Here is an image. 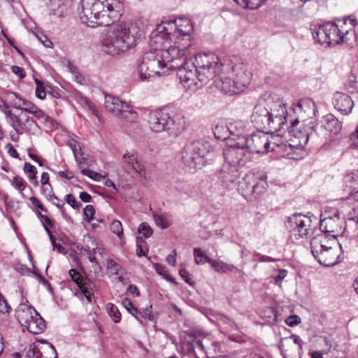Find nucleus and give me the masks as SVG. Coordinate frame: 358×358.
<instances>
[{
	"label": "nucleus",
	"instance_id": "obj_64",
	"mask_svg": "<svg viewBox=\"0 0 358 358\" xmlns=\"http://www.w3.org/2000/svg\"><path fill=\"white\" fill-rule=\"evenodd\" d=\"M8 153L14 158H18L19 157L17 152L11 145H8Z\"/></svg>",
	"mask_w": 358,
	"mask_h": 358
},
{
	"label": "nucleus",
	"instance_id": "obj_56",
	"mask_svg": "<svg viewBox=\"0 0 358 358\" xmlns=\"http://www.w3.org/2000/svg\"><path fill=\"white\" fill-rule=\"evenodd\" d=\"M51 239L52 244L53 245V250H56L58 252L62 254H65V248L61 245L59 243H56L55 241L52 240V236H50Z\"/></svg>",
	"mask_w": 358,
	"mask_h": 358
},
{
	"label": "nucleus",
	"instance_id": "obj_47",
	"mask_svg": "<svg viewBox=\"0 0 358 358\" xmlns=\"http://www.w3.org/2000/svg\"><path fill=\"white\" fill-rule=\"evenodd\" d=\"M179 274L181 278L189 285H193L194 282L190 278L189 273L185 269L182 268L179 271Z\"/></svg>",
	"mask_w": 358,
	"mask_h": 358
},
{
	"label": "nucleus",
	"instance_id": "obj_13",
	"mask_svg": "<svg viewBox=\"0 0 358 358\" xmlns=\"http://www.w3.org/2000/svg\"><path fill=\"white\" fill-rule=\"evenodd\" d=\"M123 158L124 162L138 173L141 182L145 186H149L152 181L153 164L143 162L136 152H127L124 154Z\"/></svg>",
	"mask_w": 358,
	"mask_h": 358
},
{
	"label": "nucleus",
	"instance_id": "obj_23",
	"mask_svg": "<svg viewBox=\"0 0 358 358\" xmlns=\"http://www.w3.org/2000/svg\"><path fill=\"white\" fill-rule=\"evenodd\" d=\"M228 126L232 143L239 141L241 138L247 137L244 136L245 124L243 122L236 121L230 122Z\"/></svg>",
	"mask_w": 358,
	"mask_h": 358
},
{
	"label": "nucleus",
	"instance_id": "obj_48",
	"mask_svg": "<svg viewBox=\"0 0 358 358\" xmlns=\"http://www.w3.org/2000/svg\"><path fill=\"white\" fill-rule=\"evenodd\" d=\"M101 180H103L104 182L105 185L109 188V192L110 194L117 193V188L111 180L106 178L105 176H103V178H102Z\"/></svg>",
	"mask_w": 358,
	"mask_h": 358
},
{
	"label": "nucleus",
	"instance_id": "obj_59",
	"mask_svg": "<svg viewBox=\"0 0 358 358\" xmlns=\"http://www.w3.org/2000/svg\"><path fill=\"white\" fill-rule=\"evenodd\" d=\"M291 338H293V341H294V343L295 345H297V349L298 350H301L302 349V340L301 339V338L299 336H296V335H292L291 337Z\"/></svg>",
	"mask_w": 358,
	"mask_h": 358
},
{
	"label": "nucleus",
	"instance_id": "obj_31",
	"mask_svg": "<svg viewBox=\"0 0 358 358\" xmlns=\"http://www.w3.org/2000/svg\"><path fill=\"white\" fill-rule=\"evenodd\" d=\"M243 8L255 10L259 8L266 0H234Z\"/></svg>",
	"mask_w": 358,
	"mask_h": 358
},
{
	"label": "nucleus",
	"instance_id": "obj_7",
	"mask_svg": "<svg viewBox=\"0 0 358 358\" xmlns=\"http://www.w3.org/2000/svg\"><path fill=\"white\" fill-rule=\"evenodd\" d=\"M148 125L152 131H166L172 137L178 136L185 129V121L182 115L169 113L165 110L151 111Z\"/></svg>",
	"mask_w": 358,
	"mask_h": 358
},
{
	"label": "nucleus",
	"instance_id": "obj_36",
	"mask_svg": "<svg viewBox=\"0 0 358 358\" xmlns=\"http://www.w3.org/2000/svg\"><path fill=\"white\" fill-rule=\"evenodd\" d=\"M10 182L12 185L15 187V189H16L21 193H22V192L25 190L27 188L29 189V187H27V182L21 177H13V179H10Z\"/></svg>",
	"mask_w": 358,
	"mask_h": 358
},
{
	"label": "nucleus",
	"instance_id": "obj_3",
	"mask_svg": "<svg viewBox=\"0 0 358 358\" xmlns=\"http://www.w3.org/2000/svg\"><path fill=\"white\" fill-rule=\"evenodd\" d=\"M193 24L188 17H180L173 20L162 22L151 33L152 41L156 44L165 43L187 61L196 54L191 34Z\"/></svg>",
	"mask_w": 358,
	"mask_h": 358
},
{
	"label": "nucleus",
	"instance_id": "obj_61",
	"mask_svg": "<svg viewBox=\"0 0 358 358\" xmlns=\"http://www.w3.org/2000/svg\"><path fill=\"white\" fill-rule=\"evenodd\" d=\"M176 188L178 191H182V192H185V193H187L186 190L187 189V185L182 181L178 180L177 182V185H176Z\"/></svg>",
	"mask_w": 358,
	"mask_h": 358
},
{
	"label": "nucleus",
	"instance_id": "obj_52",
	"mask_svg": "<svg viewBox=\"0 0 358 358\" xmlns=\"http://www.w3.org/2000/svg\"><path fill=\"white\" fill-rule=\"evenodd\" d=\"M11 71L14 74L17 75L20 78H23L25 76V73H24V69L18 66H12Z\"/></svg>",
	"mask_w": 358,
	"mask_h": 358
},
{
	"label": "nucleus",
	"instance_id": "obj_19",
	"mask_svg": "<svg viewBox=\"0 0 358 358\" xmlns=\"http://www.w3.org/2000/svg\"><path fill=\"white\" fill-rule=\"evenodd\" d=\"M314 257L319 264L325 266H332L339 262L340 255L336 245H334V246L329 247L324 252L315 255Z\"/></svg>",
	"mask_w": 358,
	"mask_h": 358
},
{
	"label": "nucleus",
	"instance_id": "obj_2",
	"mask_svg": "<svg viewBox=\"0 0 358 358\" xmlns=\"http://www.w3.org/2000/svg\"><path fill=\"white\" fill-rule=\"evenodd\" d=\"M122 5L119 0H82L79 17L81 22L90 27L112 25L102 36L101 50L117 56L136 45L141 36L138 27L126 23L114 24L122 15Z\"/></svg>",
	"mask_w": 358,
	"mask_h": 358
},
{
	"label": "nucleus",
	"instance_id": "obj_29",
	"mask_svg": "<svg viewBox=\"0 0 358 358\" xmlns=\"http://www.w3.org/2000/svg\"><path fill=\"white\" fill-rule=\"evenodd\" d=\"M210 265L215 272L220 273H227L234 269L237 270V268L234 264H227L222 261L213 259Z\"/></svg>",
	"mask_w": 358,
	"mask_h": 358
},
{
	"label": "nucleus",
	"instance_id": "obj_43",
	"mask_svg": "<svg viewBox=\"0 0 358 358\" xmlns=\"http://www.w3.org/2000/svg\"><path fill=\"white\" fill-rule=\"evenodd\" d=\"M37 215L41 220V222H42L46 232L49 234L50 236H52L50 229V228L52 227V223L50 218L47 215H42L40 212L37 213Z\"/></svg>",
	"mask_w": 358,
	"mask_h": 358
},
{
	"label": "nucleus",
	"instance_id": "obj_33",
	"mask_svg": "<svg viewBox=\"0 0 358 358\" xmlns=\"http://www.w3.org/2000/svg\"><path fill=\"white\" fill-rule=\"evenodd\" d=\"M153 217L157 226L162 229H166L170 225L169 215L166 213H155Z\"/></svg>",
	"mask_w": 358,
	"mask_h": 358
},
{
	"label": "nucleus",
	"instance_id": "obj_54",
	"mask_svg": "<svg viewBox=\"0 0 358 358\" xmlns=\"http://www.w3.org/2000/svg\"><path fill=\"white\" fill-rule=\"evenodd\" d=\"M350 141L353 147L358 148V125L355 131L350 135Z\"/></svg>",
	"mask_w": 358,
	"mask_h": 358
},
{
	"label": "nucleus",
	"instance_id": "obj_27",
	"mask_svg": "<svg viewBox=\"0 0 358 358\" xmlns=\"http://www.w3.org/2000/svg\"><path fill=\"white\" fill-rule=\"evenodd\" d=\"M5 115L8 119V123L16 133L17 134H22L23 133L24 127L20 118L17 115L13 114L10 110L6 111Z\"/></svg>",
	"mask_w": 358,
	"mask_h": 358
},
{
	"label": "nucleus",
	"instance_id": "obj_28",
	"mask_svg": "<svg viewBox=\"0 0 358 358\" xmlns=\"http://www.w3.org/2000/svg\"><path fill=\"white\" fill-rule=\"evenodd\" d=\"M42 341H36L31 343L27 350L24 358H43Z\"/></svg>",
	"mask_w": 358,
	"mask_h": 358
},
{
	"label": "nucleus",
	"instance_id": "obj_57",
	"mask_svg": "<svg viewBox=\"0 0 358 358\" xmlns=\"http://www.w3.org/2000/svg\"><path fill=\"white\" fill-rule=\"evenodd\" d=\"M58 175L62 177V178H66V179H68V180H70L71 178H73V173L72 171H70L69 170H66V171H59L58 173Z\"/></svg>",
	"mask_w": 358,
	"mask_h": 358
},
{
	"label": "nucleus",
	"instance_id": "obj_26",
	"mask_svg": "<svg viewBox=\"0 0 358 358\" xmlns=\"http://www.w3.org/2000/svg\"><path fill=\"white\" fill-rule=\"evenodd\" d=\"M69 273L72 280L78 286V287L83 292L86 298L89 301H90V297L91 296V293L90 291L87 290V287H86V285L84 282L83 278L81 276L80 273L76 269L73 268L71 269Z\"/></svg>",
	"mask_w": 358,
	"mask_h": 358
},
{
	"label": "nucleus",
	"instance_id": "obj_18",
	"mask_svg": "<svg viewBox=\"0 0 358 358\" xmlns=\"http://www.w3.org/2000/svg\"><path fill=\"white\" fill-rule=\"evenodd\" d=\"M334 245H336V240L328 237L326 234L320 233L315 235L310 241L311 252L315 256Z\"/></svg>",
	"mask_w": 358,
	"mask_h": 358
},
{
	"label": "nucleus",
	"instance_id": "obj_35",
	"mask_svg": "<svg viewBox=\"0 0 358 358\" xmlns=\"http://www.w3.org/2000/svg\"><path fill=\"white\" fill-rule=\"evenodd\" d=\"M110 230L112 233L116 234L120 240L122 239L124 236L123 228L120 220H113L110 223Z\"/></svg>",
	"mask_w": 358,
	"mask_h": 358
},
{
	"label": "nucleus",
	"instance_id": "obj_25",
	"mask_svg": "<svg viewBox=\"0 0 358 358\" xmlns=\"http://www.w3.org/2000/svg\"><path fill=\"white\" fill-rule=\"evenodd\" d=\"M213 134L215 137L218 140H228L227 146L228 145L232 144L228 124H226L223 122L219 123L214 128Z\"/></svg>",
	"mask_w": 358,
	"mask_h": 358
},
{
	"label": "nucleus",
	"instance_id": "obj_11",
	"mask_svg": "<svg viewBox=\"0 0 358 358\" xmlns=\"http://www.w3.org/2000/svg\"><path fill=\"white\" fill-rule=\"evenodd\" d=\"M104 108L111 115L126 122H135L139 117V108L111 94L105 96Z\"/></svg>",
	"mask_w": 358,
	"mask_h": 358
},
{
	"label": "nucleus",
	"instance_id": "obj_10",
	"mask_svg": "<svg viewBox=\"0 0 358 358\" xmlns=\"http://www.w3.org/2000/svg\"><path fill=\"white\" fill-rule=\"evenodd\" d=\"M214 152V148L208 141H194L187 143L182 151L183 164L190 169H201L206 158Z\"/></svg>",
	"mask_w": 358,
	"mask_h": 358
},
{
	"label": "nucleus",
	"instance_id": "obj_34",
	"mask_svg": "<svg viewBox=\"0 0 358 358\" xmlns=\"http://www.w3.org/2000/svg\"><path fill=\"white\" fill-rule=\"evenodd\" d=\"M122 305L124 307L128 310L129 313H131L135 318L139 321L141 324H143L142 320L140 318V315L141 313L136 308H135L132 303L127 299H125L122 301Z\"/></svg>",
	"mask_w": 358,
	"mask_h": 358
},
{
	"label": "nucleus",
	"instance_id": "obj_5",
	"mask_svg": "<svg viewBox=\"0 0 358 358\" xmlns=\"http://www.w3.org/2000/svg\"><path fill=\"white\" fill-rule=\"evenodd\" d=\"M355 22L350 17L339 22L341 24L327 22L313 29L312 35L315 42L325 47L342 43H351L355 40Z\"/></svg>",
	"mask_w": 358,
	"mask_h": 358
},
{
	"label": "nucleus",
	"instance_id": "obj_44",
	"mask_svg": "<svg viewBox=\"0 0 358 358\" xmlns=\"http://www.w3.org/2000/svg\"><path fill=\"white\" fill-rule=\"evenodd\" d=\"M138 232L145 238H149L152 234V229L146 222H143L139 225Z\"/></svg>",
	"mask_w": 358,
	"mask_h": 358
},
{
	"label": "nucleus",
	"instance_id": "obj_15",
	"mask_svg": "<svg viewBox=\"0 0 358 358\" xmlns=\"http://www.w3.org/2000/svg\"><path fill=\"white\" fill-rule=\"evenodd\" d=\"M243 180L246 183L248 180L252 182L251 187L253 193L257 194L264 193L268 187L266 173L263 170L254 169L247 174Z\"/></svg>",
	"mask_w": 358,
	"mask_h": 358
},
{
	"label": "nucleus",
	"instance_id": "obj_6",
	"mask_svg": "<svg viewBox=\"0 0 358 358\" xmlns=\"http://www.w3.org/2000/svg\"><path fill=\"white\" fill-rule=\"evenodd\" d=\"M273 137H269L266 133L258 131L239 141L229 145L246 164L252 161L255 154H266L275 151L279 147Z\"/></svg>",
	"mask_w": 358,
	"mask_h": 358
},
{
	"label": "nucleus",
	"instance_id": "obj_55",
	"mask_svg": "<svg viewBox=\"0 0 358 358\" xmlns=\"http://www.w3.org/2000/svg\"><path fill=\"white\" fill-rule=\"evenodd\" d=\"M10 307L7 304L3 296L0 294V312L8 313Z\"/></svg>",
	"mask_w": 358,
	"mask_h": 358
},
{
	"label": "nucleus",
	"instance_id": "obj_24",
	"mask_svg": "<svg viewBox=\"0 0 358 358\" xmlns=\"http://www.w3.org/2000/svg\"><path fill=\"white\" fill-rule=\"evenodd\" d=\"M45 327V320L37 312L36 316L34 315L33 320H31L25 328L31 334H38L42 333Z\"/></svg>",
	"mask_w": 358,
	"mask_h": 358
},
{
	"label": "nucleus",
	"instance_id": "obj_53",
	"mask_svg": "<svg viewBox=\"0 0 358 358\" xmlns=\"http://www.w3.org/2000/svg\"><path fill=\"white\" fill-rule=\"evenodd\" d=\"M176 250H173L170 255H169L166 259V262L171 265L175 266L176 264Z\"/></svg>",
	"mask_w": 358,
	"mask_h": 358
},
{
	"label": "nucleus",
	"instance_id": "obj_62",
	"mask_svg": "<svg viewBox=\"0 0 358 358\" xmlns=\"http://www.w3.org/2000/svg\"><path fill=\"white\" fill-rule=\"evenodd\" d=\"M143 317L144 318H148L149 320L152 321L154 320V315L152 313V312L148 310L145 309L141 315H140V317Z\"/></svg>",
	"mask_w": 358,
	"mask_h": 358
},
{
	"label": "nucleus",
	"instance_id": "obj_38",
	"mask_svg": "<svg viewBox=\"0 0 358 358\" xmlns=\"http://www.w3.org/2000/svg\"><path fill=\"white\" fill-rule=\"evenodd\" d=\"M22 105L23 107H21L20 104L17 105V103H15V108L24 110L31 114L38 108L32 102L27 100H22Z\"/></svg>",
	"mask_w": 358,
	"mask_h": 358
},
{
	"label": "nucleus",
	"instance_id": "obj_17",
	"mask_svg": "<svg viewBox=\"0 0 358 358\" xmlns=\"http://www.w3.org/2000/svg\"><path fill=\"white\" fill-rule=\"evenodd\" d=\"M28 300L22 298L21 303L16 309L15 315L19 323L26 327L31 320L34 315L36 316L37 311L31 306L27 305Z\"/></svg>",
	"mask_w": 358,
	"mask_h": 358
},
{
	"label": "nucleus",
	"instance_id": "obj_60",
	"mask_svg": "<svg viewBox=\"0 0 358 358\" xmlns=\"http://www.w3.org/2000/svg\"><path fill=\"white\" fill-rule=\"evenodd\" d=\"M15 268L17 271H18L20 273H21L22 275H24L28 272L27 267L22 264H15Z\"/></svg>",
	"mask_w": 358,
	"mask_h": 358
},
{
	"label": "nucleus",
	"instance_id": "obj_30",
	"mask_svg": "<svg viewBox=\"0 0 358 358\" xmlns=\"http://www.w3.org/2000/svg\"><path fill=\"white\" fill-rule=\"evenodd\" d=\"M194 258L195 263L198 265L204 264L206 262L210 264L213 261V259L209 258L206 252L200 248H195L194 249Z\"/></svg>",
	"mask_w": 358,
	"mask_h": 358
},
{
	"label": "nucleus",
	"instance_id": "obj_46",
	"mask_svg": "<svg viewBox=\"0 0 358 358\" xmlns=\"http://www.w3.org/2000/svg\"><path fill=\"white\" fill-rule=\"evenodd\" d=\"M95 213V209L93 206L87 205L83 209V214L87 222H90L93 220Z\"/></svg>",
	"mask_w": 358,
	"mask_h": 358
},
{
	"label": "nucleus",
	"instance_id": "obj_45",
	"mask_svg": "<svg viewBox=\"0 0 358 358\" xmlns=\"http://www.w3.org/2000/svg\"><path fill=\"white\" fill-rule=\"evenodd\" d=\"M106 267L110 270L115 275H119L121 266L113 259H108Z\"/></svg>",
	"mask_w": 358,
	"mask_h": 358
},
{
	"label": "nucleus",
	"instance_id": "obj_58",
	"mask_svg": "<svg viewBox=\"0 0 358 358\" xmlns=\"http://www.w3.org/2000/svg\"><path fill=\"white\" fill-rule=\"evenodd\" d=\"M31 114L39 120H45L47 117L43 111L38 108H37Z\"/></svg>",
	"mask_w": 358,
	"mask_h": 358
},
{
	"label": "nucleus",
	"instance_id": "obj_63",
	"mask_svg": "<svg viewBox=\"0 0 358 358\" xmlns=\"http://www.w3.org/2000/svg\"><path fill=\"white\" fill-rule=\"evenodd\" d=\"M48 181H49V175L48 173H43L42 175H41V184L45 186V185H50V184L48 183Z\"/></svg>",
	"mask_w": 358,
	"mask_h": 358
},
{
	"label": "nucleus",
	"instance_id": "obj_12",
	"mask_svg": "<svg viewBox=\"0 0 358 358\" xmlns=\"http://www.w3.org/2000/svg\"><path fill=\"white\" fill-rule=\"evenodd\" d=\"M315 227L310 217L301 213L289 217L286 222V228L296 239L308 237Z\"/></svg>",
	"mask_w": 358,
	"mask_h": 358
},
{
	"label": "nucleus",
	"instance_id": "obj_49",
	"mask_svg": "<svg viewBox=\"0 0 358 358\" xmlns=\"http://www.w3.org/2000/svg\"><path fill=\"white\" fill-rule=\"evenodd\" d=\"M36 83L37 84V87L36 89V96L40 99H43L46 96V93L43 88L40 81L36 80Z\"/></svg>",
	"mask_w": 358,
	"mask_h": 358
},
{
	"label": "nucleus",
	"instance_id": "obj_20",
	"mask_svg": "<svg viewBox=\"0 0 358 358\" xmlns=\"http://www.w3.org/2000/svg\"><path fill=\"white\" fill-rule=\"evenodd\" d=\"M345 191L348 196L343 199H353L358 201V171L352 172L345 176Z\"/></svg>",
	"mask_w": 358,
	"mask_h": 358
},
{
	"label": "nucleus",
	"instance_id": "obj_1",
	"mask_svg": "<svg viewBox=\"0 0 358 358\" xmlns=\"http://www.w3.org/2000/svg\"><path fill=\"white\" fill-rule=\"evenodd\" d=\"M150 43L155 47L143 55L138 67L142 81L164 75L169 70H178V78L186 90L196 91L217 77L216 87L229 96L244 91L250 83L252 73L245 62L230 60L222 63L214 54H203L196 57L195 66L166 44H156L151 38Z\"/></svg>",
	"mask_w": 358,
	"mask_h": 358
},
{
	"label": "nucleus",
	"instance_id": "obj_22",
	"mask_svg": "<svg viewBox=\"0 0 358 358\" xmlns=\"http://www.w3.org/2000/svg\"><path fill=\"white\" fill-rule=\"evenodd\" d=\"M324 128L331 135H338L342 129V123L334 115L329 113L322 117Z\"/></svg>",
	"mask_w": 358,
	"mask_h": 358
},
{
	"label": "nucleus",
	"instance_id": "obj_42",
	"mask_svg": "<svg viewBox=\"0 0 358 358\" xmlns=\"http://www.w3.org/2000/svg\"><path fill=\"white\" fill-rule=\"evenodd\" d=\"M153 266H154L155 271L159 275H162L164 279H166L169 281H172L171 278L169 276V275L166 271V268L164 265H162L161 264L156 263L153 265Z\"/></svg>",
	"mask_w": 358,
	"mask_h": 358
},
{
	"label": "nucleus",
	"instance_id": "obj_39",
	"mask_svg": "<svg viewBox=\"0 0 358 358\" xmlns=\"http://www.w3.org/2000/svg\"><path fill=\"white\" fill-rule=\"evenodd\" d=\"M107 308H108V312L109 315H110V317L113 318L114 322H115V323L119 322L121 319V314H120L118 308H117V306H115L113 304L110 303L107 306Z\"/></svg>",
	"mask_w": 358,
	"mask_h": 358
},
{
	"label": "nucleus",
	"instance_id": "obj_50",
	"mask_svg": "<svg viewBox=\"0 0 358 358\" xmlns=\"http://www.w3.org/2000/svg\"><path fill=\"white\" fill-rule=\"evenodd\" d=\"M301 322V319L299 316L293 315L286 320V324L289 327H294Z\"/></svg>",
	"mask_w": 358,
	"mask_h": 358
},
{
	"label": "nucleus",
	"instance_id": "obj_32",
	"mask_svg": "<svg viewBox=\"0 0 358 358\" xmlns=\"http://www.w3.org/2000/svg\"><path fill=\"white\" fill-rule=\"evenodd\" d=\"M43 358H57V353L55 347L49 342L42 341Z\"/></svg>",
	"mask_w": 358,
	"mask_h": 358
},
{
	"label": "nucleus",
	"instance_id": "obj_8",
	"mask_svg": "<svg viewBox=\"0 0 358 358\" xmlns=\"http://www.w3.org/2000/svg\"><path fill=\"white\" fill-rule=\"evenodd\" d=\"M293 110L295 113L298 114L299 117L292 122V126L289 128V132L294 138L291 139L292 143H289L288 146L291 149L293 148L301 152L308 141L310 133L306 131L304 132L300 130L297 131L295 127L299 123L300 119L301 121H304L314 115L315 103L308 99H301Z\"/></svg>",
	"mask_w": 358,
	"mask_h": 358
},
{
	"label": "nucleus",
	"instance_id": "obj_40",
	"mask_svg": "<svg viewBox=\"0 0 358 358\" xmlns=\"http://www.w3.org/2000/svg\"><path fill=\"white\" fill-rule=\"evenodd\" d=\"M81 173L83 175L86 176L95 181L100 182L102 178H103V176L91 169H82Z\"/></svg>",
	"mask_w": 358,
	"mask_h": 358
},
{
	"label": "nucleus",
	"instance_id": "obj_51",
	"mask_svg": "<svg viewBox=\"0 0 358 358\" xmlns=\"http://www.w3.org/2000/svg\"><path fill=\"white\" fill-rule=\"evenodd\" d=\"M287 275V271L285 269H280L278 274L273 277L275 284L280 283Z\"/></svg>",
	"mask_w": 358,
	"mask_h": 358
},
{
	"label": "nucleus",
	"instance_id": "obj_16",
	"mask_svg": "<svg viewBox=\"0 0 358 358\" xmlns=\"http://www.w3.org/2000/svg\"><path fill=\"white\" fill-rule=\"evenodd\" d=\"M332 103L334 108L345 115L351 113L354 106V101L352 97L341 92H336L334 94Z\"/></svg>",
	"mask_w": 358,
	"mask_h": 358
},
{
	"label": "nucleus",
	"instance_id": "obj_21",
	"mask_svg": "<svg viewBox=\"0 0 358 358\" xmlns=\"http://www.w3.org/2000/svg\"><path fill=\"white\" fill-rule=\"evenodd\" d=\"M50 15L63 17L71 6V0H52L45 3Z\"/></svg>",
	"mask_w": 358,
	"mask_h": 358
},
{
	"label": "nucleus",
	"instance_id": "obj_4",
	"mask_svg": "<svg viewBox=\"0 0 358 358\" xmlns=\"http://www.w3.org/2000/svg\"><path fill=\"white\" fill-rule=\"evenodd\" d=\"M250 120L258 129H268L271 132L279 131L287 123L286 103L278 94L265 95L255 106Z\"/></svg>",
	"mask_w": 358,
	"mask_h": 358
},
{
	"label": "nucleus",
	"instance_id": "obj_37",
	"mask_svg": "<svg viewBox=\"0 0 358 358\" xmlns=\"http://www.w3.org/2000/svg\"><path fill=\"white\" fill-rule=\"evenodd\" d=\"M148 250L145 241L141 237H138L136 238V255L138 257L145 256Z\"/></svg>",
	"mask_w": 358,
	"mask_h": 358
},
{
	"label": "nucleus",
	"instance_id": "obj_14",
	"mask_svg": "<svg viewBox=\"0 0 358 358\" xmlns=\"http://www.w3.org/2000/svg\"><path fill=\"white\" fill-rule=\"evenodd\" d=\"M324 217L320 220V233L328 235V237L336 240L337 236L342 233L341 223L339 218V211L332 209L331 212L325 211L322 214Z\"/></svg>",
	"mask_w": 358,
	"mask_h": 358
},
{
	"label": "nucleus",
	"instance_id": "obj_41",
	"mask_svg": "<svg viewBox=\"0 0 358 358\" xmlns=\"http://www.w3.org/2000/svg\"><path fill=\"white\" fill-rule=\"evenodd\" d=\"M23 169L29 180H33L36 178L37 171L34 166H33L29 162H25L24 164Z\"/></svg>",
	"mask_w": 358,
	"mask_h": 358
},
{
	"label": "nucleus",
	"instance_id": "obj_9",
	"mask_svg": "<svg viewBox=\"0 0 358 358\" xmlns=\"http://www.w3.org/2000/svg\"><path fill=\"white\" fill-rule=\"evenodd\" d=\"M222 154L224 163L217 172V179L226 188H231L241 176L240 167L247 164L229 145L223 149Z\"/></svg>",
	"mask_w": 358,
	"mask_h": 358
}]
</instances>
